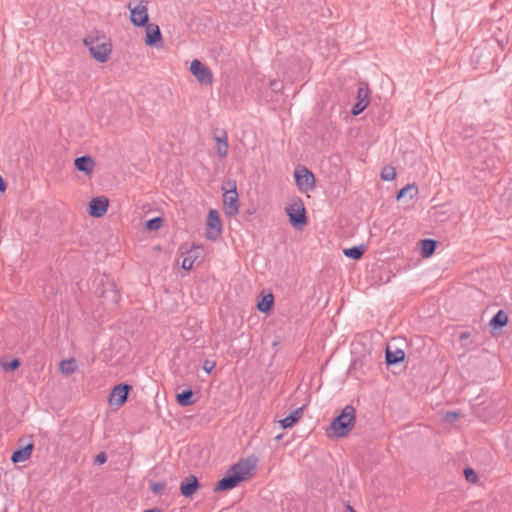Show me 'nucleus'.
<instances>
[{"label":"nucleus","mask_w":512,"mask_h":512,"mask_svg":"<svg viewBox=\"0 0 512 512\" xmlns=\"http://www.w3.org/2000/svg\"><path fill=\"white\" fill-rule=\"evenodd\" d=\"M128 8L130 9V20L135 26L142 27L149 23L147 2L141 1L133 8L129 4Z\"/></svg>","instance_id":"1a4fd4ad"},{"label":"nucleus","mask_w":512,"mask_h":512,"mask_svg":"<svg viewBox=\"0 0 512 512\" xmlns=\"http://www.w3.org/2000/svg\"><path fill=\"white\" fill-rule=\"evenodd\" d=\"M294 177L300 191L308 192L315 188L314 174L305 166H298L295 169Z\"/></svg>","instance_id":"423d86ee"},{"label":"nucleus","mask_w":512,"mask_h":512,"mask_svg":"<svg viewBox=\"0 0 512 512\" xmlns=\"http://www.w3.org/2000/svg\"><path fill=\"white\" fill-rule=\"evenodd\" d=\"M302 414H303L302 408H297L296 410L292 411L288 416H286L285 418H283L279 421L281 427L283 429L293 427L299 421Z\"/></svg>","instance_id":"a211bd4d"},{"label":"nucleus","mask_w":512,"mask_h":512,"mask_svg":"<svg viewBox=\"0 0 512 512\" xmlns=\"http://www.w3.org/2000/svg\"><path fill=\"white\" fill-rule=\"evenodd\" d=\"M107 461V455L105 452H100L95 457V463L104 464Z\"/></svg>","instance_id":"f704fd0d"},{"label":"nucleus","mask_w":512,"mask_h":512,"mask_svg":"<svg viewBox=\"0 0 512 512\" xmlns=\"http://www.w3.org/2000/svg\"><path fill=\"white\" fill-rule=\"evenodd\" d=\"M214 140L217 144H220L223 141L228 142L227 132L225 130H221L219 134L214 135Z\"/></svg>","instance_id":"473e14b6"},{"label":"nucleus","mask_w":512,"mask_h":512,"mask_svg":"<svg viewBox=\"0 0 512 512\" xmlns=\"http://www.w3.org/2000/svg\"><path fill=\"white\" fill-rule=\"evenodd\" d=\"M167 483L165 481L151 483V490L155 495H161L165 491Z\"/></svg>","instance_id":"c85d7f7f"},{"label":"nucleus","mask_w":512,"mask_h":512,"mask_svg":"<svg viewBox=\"0 0 512 512\" xmlns=\"http://www.w3.org/2000/svg\"><path fill=\"white\" fill-rule=\"evenodd\" d=\"M366 251L365 245L353 246L351 248L343 249V254L353 260H359L362 258Z\"/></svg>","instance_id":"4be33fe9"},{"label":"nucleus","mask_w":512,"mask_h":512,"mask_svg":"<svg viewBox=\"0 0 512 512\" xmlns=\"http://www.w3.org/2000/svg\"><path fill=\"white\" fill-rule=\"evenodd\" d=\"M74 165L78 171L84 172L85 174H90L95 167V161L91 156L84 155L77 157L74 160Z\"/></svg>","instance_id":"2eb2a0df"},{"label":"nucleus","mask_w":512,"mask_h":512,"mask_svg":"<svg viewBox=\"0 0 512 512\" xmlns=\"http://www.w3.org/2000/svg\"><path fill=\"white\" fill-rule=\"evenodd\" d=\"M405 359V352L401 349H396L395 351L390 350L389 347L386 348L385 351V360L386 364L391 366L398 364Z\"/></svg>","instance_id":"f3484780"},{"label":"nucleus","mask_w":512,"mask_h":512,"mask_svg":"<svg viewBox=\"0 0 512 512\" xmlns=\"http://www.w3.org/2000/svg\"><path fill=\"white\" fill-rule=\"evenodd\" d=\"M33 448L34 445L32 442L24 447L18 448L12 453L11 461L16 464L28 460L31 457Z\"/></svg>","instance_id":"dca6fc26"},{"label":"nucleus","mask_w":512,"mask_h":512,"mask_svg":"<svg viewBox=\"0 0 512 512\" xmlns=\"http://www.w3.org/2000/svg\"><path fill=\"white\" fill-rule=\"evenodd\" d=\"M59 370L66 375L74 373L77 370L76 360L73 358L62 360L59 364Z\"/></svg>","instance_id":"393cba45"},{"label":"nucleus","mask_w":512,"mask_h":512,"mask_svg":"<svg viewBox=\"0 0 512 512\" xmlns=\"http://www.w3.org/2000/svg\"><path fill=\"white\" fill-rule=\"evenodd\" d=\"M193 395L194 394L191 389L183 390L176 395V401L182 407L193 405L195 402Z\"/></svg>","instance_id":"412c9836"},{"label":"nucleus","mask_w":512,"mask_h":512,"mask_svg":"<svg viewBox=\"0 0 512 512\" xmlns=\"http://www.w3.org/2000/svg\"><path fill=\"white\" fill-rule=\"evenodd\" d=\"M356 409L352 405H346L340 414L335 417L326 429L328 437H346L355 427Z\"/></svg>","instance_id":"f03ea898"},{"label":"nucleus","mask_w":512,"mask_h":512,"mask_svg":"<svg viewBox=\"0 0 512 512\" xmlns=\"http://www.w3.org/2000/svg\"><path fill=\"white\" fill-rule=\"evenodd\" d=\"M132 386L127 383H121L116 385L110 392L108 402L111 406L121 407L123 406L129 396Z\"/></svg>","instance_id":"0eeeda50"},{"label":"nucleus","mask_w":512,"mask_h":512,"mask_svg":"<svg viewBox=\"0 0 512 512\" xmlns=\"http://www.w3.org/2000/svg\"><path fill=\"white\" fill-rule=\"evenodd\" d=\"M6 188H7V184H6L5 180L3 179V177L0 175V193L5 192Z\"/></svg>","instance_id":"e433bc0d"},{"label":"nucleus","mask_w":512,"mask_h":512,"mask_svg":"<svg viewBox=\"0 0 512 512\" xmlns=\"http://www.w3.org/2000/svg\"><path fill=\"white\" fill-rule=\"evenodd\" d=\"M508 323V315L504 310H499L490 320L489 326L492 329H502Z\"/></svg>","instance_id":"6ab92c4d"},{"label":"nucleus","mask_w":512,"mask_h":512,"mask_svg":"<svg viewBox=\"0 0 512 512\" xmlns=\"http://www.w3.org/2000/svg\"><path fill=\"white\" fill-rule=\"evenodd\" d=\"M290 224L296 229H302L307 224L306 210L303 201L297 198L286 207Z\"/></svg>","instance_id":"20e7f679"},{"label":"nucleus","mask_w":512,"mask_h":512,"mask_svg":"<svg viewBox=\"0 0 512 512\" xmlns=\"http://www.w3.org/2000/svg\"><path fill=\"white\" fill-rule=\"evenodd\" d=\"M143 512H161V511L158 508H152V509L144 510Z\"/></svg>","instance_id":"ea45409f"},{"label":"nucleus","mask_w":512,"mask_h":512,"mask_svg":"<svg viewBox=\"0 0 512 512\" xmlns=\"http://www.w3.org/2000/svg\"><path fill=\"white\" fill-rule=\"evenodd\" d=\"M162 224H163V219L161 217H155V218L149 219L146 222V228L149 231H156L161 228Z\"/></svg>","instance_id":"bb28decb"},{"label":"nucleus","mask_w":512,"mask_h":512,"mask_svg":"<svg viewBox=\"0 0 512 512\" xmlns=\"http://www.w3.org/2000/svg\"><path fill=\"white\" fill-rule=\"evenodd\" d=\"M190 72L202 85H211L213 83V74L211 70L197 59L191 62Z\"/></svg>","instance_id":"6e6552de"},{"label":"nucleus","mask_w":512,"mask_h":512,"mask_svg":"<svg viewBox=\"0 0 512 512\" xmlns=\"http://www.w3.org/2000/svg\"><path fill=\"white\" fill-rule=\"evenodd\" d=\"M370 90L367 83H360L357 89L356 103L353 105L351 113L354 116L361 114L370 102Z\"/></svg>","instance_id":"9d476101"},{"label":"nucleus","mask_w":512,"mask_h":512,"mask_svg":"<svg viewBox=\"0 0 512 512\" xmlns=\"http://www.w3.org/2000/svg\"><path fill=\"white\" fill-rule=\"evenodd\" d=\"M464 475H465V479L469 483H473L474 484V483H476L478 481L477 473L472 468H465L464 469Z\"/></svg>","instance_id":"7c9ffc66"},{"label":"nucleus","mask_w":512,"mask_h":512,"mask_svg":"<svg viewBox=\"0 0 512 512\" xmlns=\"http://www.w3.org/2000/svg\"><path fill=\"white\" fill-rule=\"evenodd\" d=\"M417 193H418V187L415 183L407 184L405 187L401 188L397 192L396 198L398 200H400L408 195L409 198L412 199Z\"/></svg>","instance_id":"b1692460"},{"label":"nucleus","mask_w":512,"mask_h":512,"mask_svg":"<svg viewBox=\"0 0 512 512\" xmlns=\"http://www.w3.org/2000/svg\"><path fill=\"white\" fill-rule=\"evenodd\" d=\"M200 483L196 476L189 475L180 484V493L184 497H192L199 489Z\"/></svg>","instance_id":"4468645a"},{"label":"nucleus","mask_w":512,"mask_h":512,"mask_svg":"<svg viewBox=\"0 0 512 512\" xmlns=\"http://www.w3.org/2000/svg\"><path fill=\"white\" fill-rule=\"evenodd\" d=\"M146 27V38L145 44L151 47H158V44L162 42V34L157 24L148 23Z\"/></svg>","instance_id":"ddd939ff"},{"label":"nucleus","mask_w":512,"mask_h":512,"mask_svg":"<svg viewBox=\"0 0 512 512\" xmlns=\"http://www.w3.org/2000/svg\"><path fill=\"white\" fill-rule=\"evenodd\" d=\"M459 417V413L457 412H447L445 415V420L447 422H454Z\"/></svg>","instance_id":"c9c22d12"},{"label":"nucleus","mask_w":512,"mask_h":512,"mask_svg":"<svg viewBox=\"0 0 512 512\" xmlns=\"http://www.w3.org/2000/svg\"><path fill=\"white\" fill-rule=\"evenodd\" d=\"M420 253L423 258H429L432 256L437 248V241L434 239H423L421 240Z\"/></svg>","instance_id":"aec40b11"},{"label":"nucleus","mask_w":512,"mask_h":512,"mask_svg":"<svg viewBox=\"0 0 512 512\" xmlns=\"http://www.w3.org/2000/svg\"><path fill=\"white\" fill-rule=\"evenodd\" d=\"M346 512H355L354 509L348 504L346 505Z\"/></svg>","instance_id":"a19ab883"},{"label":"nucleus","mask_w":512,"mask_h":512,"mask_svg":"<svg viewBox=\"0 0 512 512\" xmlns=\"http://www.w3.org/2000/svg\"><path fill=\"white\" fill-rule=\"evenodd\" d=\"M470 337V333L469 332H462L459 336V339L461 341L465 340V339H468Z\"/></svg>","instance_id":"4c0bfd02"},{"label":"nucleus","mask_w":512,"mask_h":512,"mask_svg":"<svg viewBox=\"0 0 512 512\" xmlns=\"http://www.w3.org/2000/svg\"><path fill=\"white\" fill-rule=\"evenodd\" d=\"M195 258L196 257L194 255H192V251H189L187 256H185L184 259L182 260V264H181L182 269L190 270L193 267Z\"/></svg>","instance_id":"cd10ccee"},{"label":"nucleus","mask_w":512,"mask_h":512,"mask_svg":"<svg viewBox=\"0 0 512 512\" xmlns=\"http://www.w3.org/2000/svg\"><path fill=\"white\" fill-rule=\"evenodd\" d=\"M395 169L393 166H384L381 170V179L384 181H392L395 178Z\"/></svg>","instance_id":"a878e982"},{"label":"nucleus","mask_w":512,"mask_h":512,"mask_svg":"<svg viewBox=\"0 0 512 512\" xmlns=\"http://www.w3.org/2000/svg\"><path fill=\"white\" fill-rule=\"evenodd\" d=\"M222 222L217 210L211 209L206 219V238L212 241L217 240L222 233Z\"/></svg>","instance_id":"39448f33"},{"label":"nucleus","mask_w":512,"mask_h":512,"mask_svg":"<svg viewBox=\"0 0 512 512\" xmlns=\"http://www.w3.org/2000/svg\"><path fill=\"white\" fill-rule=\"evenodd\" d=\"M274 305V296L269 293L262 297V299L258 302L257 308L260 312L268 313Z\"/></svg>","instance_id":"5701e85b"},{"label":"nucleus","mask_w":512,"mask_h":512,"mask_svg":"<svg viewBox=\"0 0 512 512\" xmlns=\"http://www.w3.org/2000/svg\"><path fill=\"white\" fill-rule=\"evenodd\" d=\"M109 200L105 196L94 197L89 202L88 213L94 218H100L107 212Z\"/></svg>","instance_id":"f8f14e48"},{"label":"nucleus","mask_w":512,"mask_h":512,"mask_svg":"<svg viewBox=\"0 0 512 512\" xmlns=\"http://www.w3.org/2000/svg\"><path fill=\"white\" fill-rule=\"evenodd\" d=\"M21 365L20 359L14 358L9 363H3L2 367L5 371H14Z\"/></svg>","instance_id":"c756f323"},{"label":"nucleus","mask_w":512,"mask_h":512,"mask_svg":"<svg viewBox=\"0 0 512 512\" xmlns=\"http://www.w3.org/2000/svg\"><path fill=\"white\" fill-rule=\"evenodd\" d=\"M223 203L227 208V215L232 217L239 212V198L236 189V184L233 183L229 190H226L223 194Z\"/></svg>","instance_id":"9b49d317"},{"label":"nucleus","mask_w":512,"mask_h":512,"mask_svg":"<svg viewBox=\"0 0 512 512\" xmlns=\"http://www.w3.org/2000/svg\"><path fill=\"white\" fill-rule=\"evenodd\" d=\"M217 153L220 157H226L228 154V142L223 141L217 144Z\"/></svg>","instance_id":"2f4dec72"},{"label":"nucleus","mask_w":512,"mask_h":512,"mask_svg":"<svg viewBox=\"0 0 512 512\" xmlns=\"http://www.w3.org/2000/svg\"><path fill=\"white\" fill-rule=\"evenodd\" d=\"M256 463L257 459L253 456L241 459L232 465L228 473L217 482L214 491H228L237 487L242 481L248 479L251 472L255 469Z\"/></svg>","instance_id":"f257e3e1"},{"label":"nucleus","mask_w":512,"mask_h":512,"mask_svg":"<svg viewBox=\"0 0 512 512\" xmlns=\"http://www.w3.org/2000/svg\"><path fill=\"white\" fill-rule=\"evenodd\" d=\"M111 293H112V295H113V300H114L115 302H117V301H118V298H119L118 293H117L116 291H111Z\"/></svg>","instance_id":"58836bf2"},{"label":"nucleus","mask_w":512,"mask_h":512,"mask_svg":"<svg viewBox=\"0 0 512 512\" xmlns=\"http://www.w3.org/2000/svg\"><path fill=\"white\" fill-rule=\"evenodd\" d=\"M216 363L214 361L205 360L203 362L202 368L206 373H211V371L215 368Z\"/></svg>","instance_id":"72a5a7b5"},{"label":"nucleus","mask_w":512,"mask_h":512,"mask_svg":"<svg viewBox=\"0 0 512 512\" xmlns=\"http://www.w3.org/2000/svg\"><path fill=\"white\" fill-rule=\"evenodd\" d=\"M84 44L88 47L92 57L97 61L104 63L108 60L112 50L110 42L106 41L104 35L101 36H87L84 39Z\"/></svg>","instance_id":"7ed1b4c3"}]
</instances>
